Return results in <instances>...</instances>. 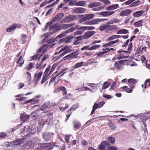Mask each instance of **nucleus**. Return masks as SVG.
I'll use <instances>...</instances> for the list:
<instances>
[{"label":"nucleus","mask_w":150,"mask_h":150,"mask_svg":"<svg viewBox=\"0 0 150 150\" xmlns=\"http://www.w3.org/2000/svg\"><path fill=\"white\" fill-rule=\"evenodd\" d=\"M42 111L41 115L42 117H46L45 120L44 124L47 123L49 125L53 119V113L51 111V108L50 107V103L49 102L45 103L40 108Z\"/></svg>","instance_id":"f257e3e1"},{"label":"nucleus","mask_w":150,"mask_h":150,"mask_svg":"<svg viewBox=\"0 0 150 150\" xmlns=\"http://www.w3.org/2000/svg\"><path fill=\"white\" fill-rule=\"evenodd\" d=\"M56 40V39H52L49 40L48 41L47 43L43 45V46L40 48L37 51V54L31 57V59L30 61L33 60H37L38 59V61L40 59V56L38 57V55L41 52H42V53H44L45 52L46 48H50L52 47L55 45L54 43L55 41Z\"/></svg>","instance_id":"f03ea898"},{"label":"nucleus","mask_w":150,"mask_h":150,"mask_svg":"<svg viewBox=\"0 0 150 150\" xmlns=\"http://www.w3.org/2000/svg\"><path fill=\"white\" fill-rule=\"evenodd\" d=\"M75 23H71L67 24H60L58 25L57 24H55L50 28V31L51 34H53L58 30L62 29L66 30L74 26Z\"/></svg>","instance_id":"7ed1b4c3"},{"label":"nucleus","mask_w":150,"mask_h":150,"mask_svg":"<svg viewBox=\"0 0 150 150\" xmlns=\"http://www.w3.org/2000/svg\"><path fill=\"white\" fill-rule=\"evenodd\" d=\"M51 23V21L49 22H48L45 25V26L44 29L45 30H46L48 28V27H49V31H50V28L51 27H52V26H51V24L52 23ZM52 34H51V32L50 31L49 32V33H47V34H45L43 35H42V37H45L42 40V42H47V38L50 35H52Z\"/></svg>","instance_id":"20e7f679"},{"label":"nucleus","mask_w":150,"mask_h":150,"mask_svg":"<svg viewBox=\"0 0 150 150\" xmlns=\"http://www.w3.org/2000/svg\"><path fill=\"white\" fill-rule=\"evenodd\" d=\"M77 16L74 15H70L66 16L65 18H63L61 21V23H68L71 21L77 18Z\"/></svg>","instance_id":"39448f33"},{"label":"nucleus","mask_w":150,"mask_h":150,"mask_svg":"<svg viewBox=\"0 0 150 150\" xmlns=\"http://www.w3.org/2000/svg\"><path fill=\"white\" fill-rule=\"evenodd\" d=\"M6 144L7 146H11L12 148H14L15 150H18L19 146V139H17L14 141H12Z\"/></svg>","instance_id":"423d86ee"},{"label":"nucleus","mask_w":150,"mask_h":150,"mask_svg":"<svg viewBox=\"0 0 150 150\" xmlns=\"http://www.w3.org/2000/svg\"><path fill=\"white\" fill-rule=\"evenodd\" d=\"M53 133L46 132L43 133L42 136L43 139L46 141H48L51 139L53 136Z\"/></svg>","instance_id":"0eeeda50"},{"label":"nucleus","mask_w":150,"mask_h":150,"mask_svg":"<svg viewBox=\"0 0 150 150\" xmlns=\"http://www.w3.org/2000/svg\"><path fill=\"white\" fill-rule=\"evenodd\" d=\"M125 61V60H122L116 62L115 64V67L119 70H122L124 67Z\"/></svg>","instance_id":"6e6552de"},{"label":"nucleus","mask_w":150,"mask_h":150,"mask_svg":"<svg viewBox=\"0 0 150 150\" xmlns=\"http://www.w3.org/2000/svg\"><path fill=\"white\" fill-rule=\"evenodd\" d=\"M110 144L107 141H104L98 145L99 150H105L106 147L109 146Z\"/></svg>","instance_id":"1a4fd4ad"},{"label":"nucleus","mask_w":150,"mask_h":150,"mask_svg":"<svg viewBox=\"0 0 150 150\" xmlns=\"http://www.w3.org/2000/svg\"><path fill=\"white\" fill-rule=\"evenodd\" d=\"M64 14L62 13H58L53 18L51 21V23H54L56 21H59L64 16Z\"/></svg>","instance_id":"9d476101"},{"label":"nucleus","mask_w":150,"mask_h":150,"mask_svg":"<svg viewBox=\"0 0 150 150\" xmlns=\"http://www.w3.org/2000/svg\"><path fill=\"white\" fill-rule=\"evenodd\" d=\"M96 32L95 31H91L86 32L83 35V38L88 39L95 34Z\"/></svg>","instance_id":"9b49d317"},{"label":"nucleus","mask_w":150,"mask_h":150,"mask_svg":"<svg viewBox=\"0 0 150 150\" xmlns=\"http://www.w3.org/2000/svg\"><path fill=\"white\" fill-rule=\"evenodd\" d=\"M132 11V10L129 9H127L122 11L120 13V16H125L129 15Z\"/></svg>","instance_id":"f8f14e48"},{"label":"nucleus","mask_w":150,"mask_h":150,"mask_svg":"<svg viewBox=\"0 0 150 150\" xmlns=\"http://www.w3.org/2000/svg\"><path fill=\"white\" fill-rule=\"evenodd\" d=\"M18 25L16 23H14L9 26L6 29L7 32L10 33L13 31L15 29L18 27Z\"/></svg>","instance_id":"ddd939ff"},{"label":"nucleus","mask_w":150,"mask_h":150,"mask_svg":"<svg viewBox=\"0 0 150 150\" xmlns=\"http://www.w3.org/2000/svg\"><path fill=\"white\" fill-rule=\"evenodd\" d=\"M85 11V8H74L73 12L75 13H84Z\"/></svg>","instance_id":"4468645a"},{"label":"nucleus","mask_w":150,"mask_h":150,"mask_svg":"<svg viewBox=\"0 0 150 150\" xmlns=\"http://www.w3.org/2000/svg\"><path fill=\"white\" fill-rule=\"evenodd\" d=\"M114 11H104L100 13V14L104 17H107L112 15Z\"/></svg>","instance_id":"2eb2a0df"},{"label":"nucleus","mask_w":150,"mask_h":150,"mask_svg":"<svg viewBox=\"0 0 150 150\" xmlns=\"http://www.w3.org/2000/svg\"><path fill=\"white\" fill-rule=\"evenodd\" d=\"M49 57L50 55L48 54H46V55H45L42 59L40 63L37 65L36 67V68L37 69L38 68L41 69V67H40V66L42 64L43 62L48 58Z\"/></svg>","instance_id":"dca6fc26"},{"label":"nucleus","mask_w":150,"mask_h":150,"mask_svg":"<svg viewBox=\"0 0 150 150\" xmlns=\"http://www.w3.org/2000/svg\"><path fill=\"white\" fill-rule=\"evenodd\" d=\"M29 115L26 114L25 112H23L21 114L20 119L21 120L23 121H27L28 119Z\"/></svg>","instance_id":"f3484780"},{"label":"nucleus","mask_w":150,"mask_h":150,"mask_svg":"<svg viewBox=\"0 0 150 150\" xmlns=\"http://www.w3.org/2000/svg\"><path fill=\"white\" fill-rule=\"evenodd\" d=\"M79 50H77L76 51L73 52L70 54L71 59H76L78 57V55L79 54Z\"/></svg>","instance_id":"a211bd4d"},{"label":"nucleus","mask_w":150,"mask_h":150,"mask_svg":"<svg viewBox=\"0 0 150 150\" xmlns=\"http://www.w3.org/2000/svg\"><path fill=\"white\" fill-rule=\"evenodd\" d=\"M100 5L101 3L100 2H93L89 4L88 7L89 8H92L100 6Z\"/></svg>","instance_id":"6ab92c4d"},{"label":"nucleus","mask_w":150,"mask_h":150,"mask_svg":"<svg viewBox=\"0 0 150 150\" xmlns=\"http://www.w3.org/2000/svg\"><path fill=\"white\" fill-rule=\"evenodd\" d=\"M144 12V11L142 10L138 11L134 13L133 16L135 17L138 18L141 16Z\"/></svg>","instance_id":"aec40b11"},{"label":"nucleus","mask_w":150,"mask_h":150,"mask_svg":"<svg viewBox=\"0 0 150 150\" xmlns=\"http://www.w3.org/2000/svg\"><path fill=\"white\" fill-rule=\"evenodd\" d=\"M119 8V5L118 4H114L111 6L107 7L106 8V10L109 11L113 10L116 9L117 8Z\"/></svg>","instance_id":"412c9836"},{"label":"nucleus","mask_w":150,"mask_h":150,"mask_svg":"<svg viewBox=\"0 0 150 150\" xmlns=\"http://www.w3.org/2000/svg\"><path fill=\"white\" fill-rule=\"evenodd\" d=\"M128 30H127L123 29L117 31L116 33L117 34H125L129 33Z\"/></svg>","instance_id":"4be33fe9"},{"label":"nucleus","mask_w":150,"mask_h":150,"mask_svg":"<svg viewBox=\"0 0 150 150\" xmlns=\"http://www.w3.org/2000/svg\"><path fill=\"white\" fill-rule=\"evenodd\" d=\"M83 62H81L79 63H78L76 64L73 67V68L71 69V70L73 71L75 69L79 67H81L83 65Z\"/></svg>","instance_id":"5701e85b"},{"label":"nucleus","mask_w":150,"mask_h":150,"mask_svg":"<svg viewBox=\"0 0 150 150\" xmlns=\"http://www.w3.org/2000/svg\"><path fill=\"white\" fill-rule=\"evenodd\" d=\"M42 72L41 71L38 74L35 75V79L37 82H38L40 80L42 76Z\"/></svg>","instance_id":"b1692460"},{"label":"nucleus","mask_w":150,"mask_h":150,"mask_svg":"<svg viewBox=\"0 0 150 150\" xmlns=\"http://www.w3.org/2000/svg\"><path fill=\"white\" fill-rule=\"evenodd\" d=\"M94 15L93 14H87L85 15L84 16L86 20L88 21L92 19L94 16Z\"/></svg>","instance_id":"393cba45"},{"label":"nucleus","mask_w":150,"mask_h":150,"mask_svg":"<svg viewBox=\"0 0 150 150\" xmlns=\"http://www.w3.org/2000/svg\"><path fill=\"white\" fill-rule=\"evenodd\" d=\"M108 124L109 127L111 128L112 129L114 130L117 128L116 126L114 125L111 120H110L108 121Z\"/></svg>","instance_id":"a878e982"},{"label":"nucleus","mask_w":150,"mask_h":150,"mask_svg":"<svg viewBox=\"0 0 150 150\" xmlns=\"http://www.w3.org/2000/svg\"><path fill=\"white\" fill-rule=\"evenodd\" d=\"M75 30V28L72 27L69 29L66 30L64 31L63 33L64 34L65 36L66 35L67 33H69L72 32Z\"/></svg>","instance_id":"bb28decb"},{"label":"nucleus","mask_w":150,"mask_h":150,"mask_svg":"<svg viewBox=\"0 0 150 150\" xmlns=\"http://www.w3.org/2000/svg\"><path fill=\"white\" fill-rule=\"evenodd\" d=\"M122 88L125 92L128 93H131L133 91L132 88H128L127 86H123Z\"/></svg>","instance_id":"cd10ccee"},{"label":"nucleus","mask_w":150,"mask_h":150,"mask_svg":"<svg viewBox=\"0 0 150 150\" xmlns=\"http://www.w3.org/2000/svg\"><path fill=\"white\" fill-rule=\"evenodd\" d=\"M143 23V20H141L139 21L134 23V24L135 26L139 27L142 25Z\"/></svg>","instance_id":"c85d7f7f"},{"label":"nucleus","mask_w":150,"mask_h":150,"mask_svg":"<svg viewBox=\"0 0 150 150\" xmlns=\"http://www.w3.org/2000/svg\"><path fill=\"white\" fill-rule=\"evenodd\" d=\"M110 85V83L107 81H105L102 87V88L103 89H105L108 88Z\"/></svg>","instance_id":"c756f323"},{"label":"nucleus","mask_w":150,"mask_h":150,"mask_svg":"<svg viewBox=\"0 0 150 150\" xmlns=\"http://www.w3.org/2000/svg\"><path fill=\"white\" fill-rule=\"evenodd\" d=\"M73 124L74 127L77 129H79L81 127V124L78 122L74 121Z\"/></svg>","instance_id":"7c9ffc66"},{"label":"nucleus","mask_w":150,"mask_h":150,"mask_svg":"<svg viewBox=\"0 0 150 150\" xmlns=\"http://www.w3.org/2000/svg\"><path fill=\"white\" fill-rule=\"evenodd\" d=\"M67 69V68H65L62 70L58 74H57L56 76H58L59 75H60V76H63L66 73V71Z\"/></svg>","instance_id":"2f4dec72"},{"label":"nucleus","mask_w":150,"mask_h":150,"mask_svg":"<svg viewBox=\"0 0 150 150\" xmlns=\"http://www.w3.org/2000/svg\"><path fill=\"white\" fill-rule=\"evenodd\" d=\"M100 47V45H95L91 46L89 48V50H96Z\"/></svg>","instance_id":"473e14b6"},{"label":"nucleus","mask_w":150,"mask_h":150,"mask_svg":"<svg viewBox=\"0 0 150 150\" xmlns=\"http://www.w3.org/2000/svg\"><path fill=\"white\" fill-rule=\"evenodd\" d=\"M59 89L60 90L63 91V94L64 95H65L67 94V90L65 87L61 86L59 88Z\"/></svg>","instance_id":"72a5a7b5"},{"label":"nucleus","mask_w":150,"mask_h":150,"mask_svg":"<svg viewBox=\"0 0 150 150\" xmlns=\"http://www.w3.org/2000/svg\"><path fill=\"white\" fill-rule=\"evenodd\" d=\"M107 139L111 144H113L115 142V138L112 137H108Z\"/></svg>","instance_id":"f704fd0d"},{"label":"nucleus","mask_w":150,"mask_h":150,"mask_svg":"<svg viewBox=\"0 0 150 150\" xmlns=\"http://www.w3.org/2000/svg\"><path fill=\"white\" fill-rule=\"evenodd\" d=\"M140 2V1L139 0L131 4L130 5V6L132 7L136 6L139 5Z\"/></svg>","instance_id":"c9c22d12"},{"label":"nucleus","mask_w":150,"mask_h":150,"mask_svg":"<svg viewBox=\"0 0 150 150\" xmlns=\"http://www.w3.org/2000/svg\"><path fill=\"white\" fill-rule=\"evenodd\" d=\"M38 101L34 98H33L30 100H28L26 102V103H31L32 104H35L36 103H37Z\"/></svg>","instance_id":"e433bc0d"},{"label":"nucleus","mask_w":150,"mask_h":150,"mask_svg":"<svg viewBox=\"0 0 150 150\" xmlns=\"http://www.w3.org/2000/svg\"><path fill=\"white\" fill-rule=\"evenodd\" d=\"M109 26H110V25H103L100 27L99 29L100 31H103L108 28Z\"/></svg>","instance_id":"4c0bfd02"},{"label":"nucleus","mask_w":150,"mask_h":150,"mask_svg":"<svg viewBox=\"0 0 150 150\" xmlns=\"http://www.w3.org/2000/svg\"><path fill=\"white\" fill-rule=\"evenodd\" d=\"M86 4L85 1H81L77 2L75 5L77 6H83Z\"/></svg>","instance_id":"58836bf2"},{"label":"nucleus","mask_w":150,"mask_h":150,"mask_svg":"<svg viewBox=\"0 0 150 150\" xmlns=\"http://www.w3.org/2000/svg\"><path fill=\"white\" fill-rule=\"evenodd\" d=\"M91 21L92 25L96 24L100 22V19L99 18L94 19L93 20H91Z\"/></svg>","instance_id":"ea45409f"},{"label":"nucleus","mask_w":150,"mask_h":150,"mask_svg":"<svg viewBox=\"0 0 150 150\" xmlns=\"http://www.w3.org/2000/svg\"><path fill=\"white\" fill-rule=\"evenodd\" d=\"M27 38V36L25 34H22V35L21 41L22 42L23 44H24L26 41V39Z\"/></svg>","instance_id":"a19ab883"},{"label":"nucleus","mask_w":150,"mask_h":150,"mask_svg":"<svg viewBox=\"0 0 150 150\" xmlns=\"http://www.w3.org/2000/svg\"><path fill=\"white\" fill-rule=\"evenodd\" d=\"M84 30L83 31H84L85 30H93L95 28L93 26H84Z\"/></svg>","instance_id":"79ce46f5"},{"label":"nucleus","mask_w":150,"mask_h":150,"mask_svg":"<svg viewBox=\"0 0 150 150\" xmlns=\"http://www.w3.org/2000/svg\"><path fill=\"white\" fill-rule=\"evenodd\" d=\"M150 86V79H148L146 80L144 83V87L146 88L147 87Z\"/></svg>","instance_id":"37998d69"},{"label":"nucleus","mask_w":150,"mask_h":150,"mask_svg":"<svg viewBox=\"0 0 150 150\" xmlns=\"http://www.w3.org/2000/svg\"><path fill=\"white\" fill-rule=\"evenodd\" d=\"M79 16H81V18L79 20V22L82 23L86 21L83 15H80Z\"/></svg>","instance_id":"c03bdc74"},{"label":"nucleus","mask_w":150,"mask_h":150,"mask_svg":"<svg viewBox=\"0 0 150 150\" xmlns=\"http://www.w3.org/2000/svg\"><path fill=\"white\" fill-rule=\"evenodd\" d=\"M66 47H68L67 49H65V51L66 52V53H68L70 52H74V49H72L70 48V47L69 46H66Z\"/></svg>","instance_id":"a18cd8bd"},{"label":"nucleus","mask_w":150,"mask_h":150,"mask_svg":"<svg viewBox=\"0 0 150 150\" xmlns=\"http://www.w3.org/2000/svg\"><path fill=\"white\" fill-rule=\"evenodd\" d=\"M56 67V65L54 64H53L51 68V69H50V71H49V74H47V76H50V75L52 73V72H53V71H54L55 68Z\"/></svg>","instance_id":"49530a36"},{"label":"nucleus","mask_w":150,"mask_h":150,"mask_svg":"<svg viewBox=\"0 0 150 150\" xmlns=\"http://www.w3.org/2000/svg\"><path fill=\"white\" fill-rule=\"evenodd\" d=\"M137 82V81L135 79H130L128 80V83H133L135 84V83Z\"/></svg>","instance_id":"de8ad7c7"},{"label":"nucleus","mask_w":150,"mask_h":150,"mask_svg":"<svg viewBox=\"0 0 150 150\" xmlns=\"http://www.w3.org/2000/svg\"><path fill=\"white\" fill-rule=\"evenodd\" d=\"M50 66H49L46 69L45 73L44 74V75H45L46 76H47V74H49V71L50 70Z\"/></svg>","instance_id":"09e8293b"},{"label":"nucleus","mask_w":150,"mask_h":150,"mask_svg":"<svg viewBox=\"0 0 150 150\" xmlns=\"http://www.w3.org/2000/svg\"><path fill=\"white\" fill-rule=\"evenodd\" d=\"M78 107V105L77 104H74L73 106H72V107H71L70 108V109L67 112H69V111H70V110H74L75 109H76V108H77Z\"/></svg>","instance_id":"8fccbe9b"},{"label":"nucleus","mask_w":150,"mask_h":150,"mask_svg":"<svg viewBox=\"0 0 150 150\" xmlns=\"http://www.w3.org/2000/svg\"><path fill=\"white\" fill-rule=\"evenodd\" d=\"M108 150H117V148L114 146H109L107 148Z\"/></svg>","instance_id":"3c124183"},{"label":"nucleus","mask_w":150,"mask_h":150,"mask_svg":"<svg viewBox=\"0 0 150 150\" xmlns=\"http://www.w3.org/2000/svg\"><path fill=\"white\" fill-rule=\"evenodd\" d=\"M81 30V31L78 30L74 32V35H78L81 34L84 31H83V29Z\"/></svg>","instance_id":"603ef678"},{"label":"nucleus","mask_w":150,"mask_h":150,"mask_svg":"<svg viewBox=\"0 0 150 150\" xmlns=\"http://www.w3.org/2000/svg\"><path fill=\"white\" fill-rule=\"evenodd\" d=\"M21 58L22 56H20L19 57V62L21 61H22V62L19 63V67H21L24 63V60L21 59Z\"/></svg>","instance_id":"864d4df0"},{"label":"nucleus","mask_w":150,"mask_h":150,"mask_svg":"<svg viewBox=\"0 0 150 150\" xmlns=\"http://www.w3.org/2000/svg\"><path fill=\"white\" fill-rule=\"evenodd\" d=\"M44 76L43 77L41 81V83L42 84H43L44 83L45 81L47 79V78L49 77V76H47L45 75H44Z\"/></svg>","instance_id":"5fc2aeb1"},{"label":"nucleus","mask_w":150,"mask_h":150,"mask_svg":"<svg viewBox=\"0 0 150 150\" xmlns=\"http://www.w3.org/2000/svg\"><path fill=\"white\" fill-rule=\"evenodd\" d=\"M27 79L28 81H30L31 78V74L30 73L28 72H27Z\"/></svg>","instance_id":"6e6d98bb"},{"label":"nucleus","mask_w":150,"mask_h":150,"mask_svg":"<svg viewBox=\"0 0 150 150\" xmlns=\"http://www.w3.org/2000/svg\"><path fill=\"white\" fill-rule=\"evenodd\" d=\"M106 53L107 52H106L105 51L103 52H99L98 54V56L99 57H101L103 55Z\"/></svg>","instance_id":"4d7b16f0"},{"label":"nucleus","mask_w":150,"mask_h":150,"mask_svg":"<svg viewBox=\"0 0 150 150\" xmlns=\"http://www.w3.org/2000/svg\"><path fill=\"white\" fill-rule=\"evenodd\" d=\"M115 39H117L116 35H113L109 37L108 38V40H112Z\"/></svg>","instance_id":"13d9d810"},{"label":"nucleus","mask_w":150,"mask_h":150,"mask_svg":"<svg viewBox=\"0 0 150 150\" xmlns=\"http://www.w3.org/2000/svg\"><path fill=\"white\" fill-rule=\"evenodd\" d=\"M103 96L106 98H107L108 99H111L112 98V96L109 95H103Z\"/></svg>","instance_id":"bf43d9fd"},{"label":"nucleus","mask_w":150,"mask_h":150,"mask_svg":"<svg viewBox=\"0 0 150 150\" xmlns=\"http://www.w3.org/2000/svg\"><path fill=\"white\" fill-rule=\"evenodd\" d=\"M84 26H80L79 25H77L75 27V28L77 30H84Z\"/></svg>","instance_id":"052dcab7"},{"label":"nucleus","mask_w":150,"mask_h":150,"mask_svg":"<svg viewBox=\"0 0 150 150\" xmlns=\"http://www.w3.org/2000/svg\"><path fill=\"white\" fill-rule=\"evenodd\" d=\"M101 2H104V3L108 4H110V2L109 0H100Z\"/></svg>","instance_id":"680f3d73"},{"label":"nucleus","mask_w":150,"mask_h":150,"mask_svg":"<svg viewBox=\"0 0 150 150\" xmlns=\"http://www.w3.org/2000/svg\"><path fill=\"white\" fill-rule=\"evenodd\" d=\"M99 108L98 106V104H97L96 103H95L94 104V105L93 106V109L96 110V109H97V108Z\"/></svg>","instance_id":"e2e57ef3"},{"label":"nucleus","mask_w":150,"mask_h":150,"mask_svg":"<svg viewBox=\"0 0 150 150\" xmlns=\"http://www.w3.org/2000/svg\"><path fill=\"white\" fill-rule=\"evenodd\" d=\"M90 46L89 45H87V46H85L82 47L81 49V50H89V48H90L89 47Z\"/></svg>","instance_id":"0e129e2a"},{"label":"nucleus","mask_w":150,"mask_h":150,"mask_svg":"<svg viewBox=\"0 0 150 150\" xmlns=\"http://www.w3.org/2000/svg\"><path fill=\"white\" fill-rule=\"evenodd\" d=\"M105 104V102L104 101H102L100 102L98 104V105L99 108H100L103 107Z\"/></svg>","instance_id":"69168bd1"},{"label":"nucleus","mask_w":150,"mask_h":150,"mask_svg":"<svg viewBox=\"0 0 150 150\" xmlns=\"http://www.w3.org/2000/svg\"><path fill=\"white\" fill-rule=\"evenodd\" d=\"M33 64L31 63L28 66V67H26V69L27 70H30L32 69Z\"/></svg>","instance_id":"338daca9"},{"label":"nucleus","mask_w":150,"mask_h":150,"mask_svg":"<svg viewBox=\"0 0 150 150\" xmlns=\"http://www.w3.org/2000/svg\"><path fill=\"white\" fill-rule=\"evenodd\" d=\"M36 148L34 149V150H42V147L40 145H37Z\"/></svg>","instance_id":"774afa93"}]
</instances>
